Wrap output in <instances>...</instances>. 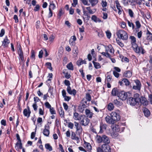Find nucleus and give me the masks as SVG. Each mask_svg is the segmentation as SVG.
<instances>
[{"instance_id":"1","label":"nucleus","mask_w":152,"mask_h":152,"mask_svg":"<svg viewBox=\"0 0 152 152\" xmlns=\"http://www.w3.org/2000/svg\"><path fill=\"white\" fill-rule=\"evenodd\" d=\"M120 119L119 114L115 112H112L110 114V116L107 115L105 118L106 121L108 123L113 124L115 121H119Z\"/></svg>"},{"instance_id":"2","label":"nucleus","mask_w":152,"mask_h":152,"mask_svg":"<svg viewBox=\"0 0 152 152\" xmlns=\"http://www.w3.org/2000/svg\"><path fill=\"white\" fill-rule=\"evenodd\" d=\"M139 95L137 93L134 94L133 97L129 98L127 100V103L132 106L135 105L140 101Z\"/></svg>"},{"instance_id":"3","label":"nucleus","mask_w":152,"mask_h":152,"mask_svg":"<svg viewBox=\"0 0 152 152\" xmlns=\"http://www.w3.org/2000/svg\"><path fill=\"white\" fill-rule=\"evenodd\" d=\"M116 35L118 38L123 40L126 41L128 39V34L124 30H118L116 33Z\"/></svg>"},{"instance_id":"4","label":"nucleus","mask_w":152,"mask_h":152,"mask_svg":"<svg viewBox=\"0 0 152 152\" xmlns=\"http://www.w3.org/2000/svg\"><path fill=\"white\" fill-rule=\"evenodd\" d=\"M80 120V123L82 126H86L88 125L90 120L84 115H83Z\"/></svg>"},{"instance_id":"5","label":"nucleus","mask_w":152,"mask_h":152,"mask_svg":"<svg viewBox=\"0 0 152 152\" xmlns=\"http://www.w3.org/2000/svg\"><path fill=\"white\" fill-rule=\"evenodd\" d=\"M17 49L18 53L19 56V59H20L22 61L24 62V58L23 56V53L20 45L18 43H17Z\"/></svg>"},{"instance_id":"6","label":"nucleus","mask_w":152,"mask_h":152,"mask_svg":"<svg viewBox=\"0 0 152 152\" xmlns=\"http://www.w3.org/2000/svg\"><path fill=\"white\" fill-rule=\"evenodd\" d=\"M133 89L140 91L141 87V84L140 82L137 80L133 81Z\"/></svg>"},{"instance_id":"7","label":"nucleus","mask_w":152,"mask_h":152,"mask_svg":"<svg viewBox=\"0 0 152 152\" xmlns=\"http://www.w3.org/2000/svg\"><path fill=\"white\" fill-rule=\"evenodd\" d=\"M127 93L123 91L120 92L118 93V96L122 100H125L128 96Z\"/></svg>"},{"instance_id":"8","label":"nucleus","mask_w":152,"mask_h":152,"mask_svg":"<svg viewBox=\"0 0 152 152\" xmlns=\"http://www.w3.org/2000/svg\"><path fill=\"white\" fill-rule=\"evenodd\" d=\"M105 51L107 52H109L110 53V54L112 56L114 55V50L113 47L111 45H110L107 47H105Z\"/></svg>"},{"instance_id":"9","label":"nucleus","mask_w":152,"mask_h":152,"mask_svg":"<svg viewBox=\"0 0 152 152\" xmlns=\"http://www.w3.org/2000/svg\"><path fill=\"white\" fill-rule=\"evenodd\" d=\"M137 53L144 54L145 51L144 49L142 47H138L137 45L136 48H132Z\"/></svg>"},{"instance_id":"10","label":"nucleus","mask_w":152,"mask_h":152,"mask_svg":"<svg viewBox=\"0 0 152 152\" xmlns=\"http://www.w3.org/2000/svg\"><path fill=\"white\" fill-rule=\"evenodd\" d=\"M102 148L104 152H110L111 149L108 144H104L102 145Z\"/></svg>"},{"instance_id":"11","label":"nucleus","mask_w":152,"mask_h":152,"mask_svg":"<svg viewBox=\"0 0 152 152\" xmlns=\"http://www.w3.org/2000/svg\"><path fill=\"white\" fill-rule=\"evenodd\" d=\"M75 125L76 129V131L78 132V134L80 135L82 132V128L79 125V123L77 122H74Z\"/></svg>"},{"instance_id":"12","label":"nucleus","mask_w":152,"mask_h":152,"mask_svg":"<svg viewBox=\"0 0 152 152\" xmlns=\"http://www.w3.org/2000/svg\"><path fill=\"white\" fill-rule=\"evenodd\" d=\"M50 126L48 125H45L43 133V134L46 137H48L50 134Z\"/></svg>"},{"instance_id":"13","label":"nucleus","mask_w":152,"mask_h":152,"mask_svg":"<svg viewBox=\"0 0 152 152\" xmlns=\"http://www.w3.org/2000/svg\"><path fill=\"white\" fill-rule=\"evenodd\" d=\"M115 3L116 5V8L118 10V14L119 15H120L121 14L123 10L118 0H116L115 1Z\"/></svg>"},{"instance_id":"14","label":"nucleus","mask_w":152,"mask_h":152,"mask_svg":"<svg viewBox=\"0 0 152 152\" xmlns=\"http://www.w3.org/2000/svg\"><path fill=\"white\" fill-rule=\"evenodd\" d=\"M10 43V41L8 39L7 37L6 36L2 42V45L4 48L7 47Z\"/></svg>"},{"instance_id":"15","label":"nucleus","mask_w":152,"mask_h":152,"mask_svg":"<svg viewBox=\"0 0 152 152\" xmlns=\"http://www.w3.org/2000/svg\"><path fill=\"white\" fill-rule=\"evenodd\" d=\"M83 115H79L78 113L75 112L73 113V118L76 121H80L82 118L81 117Z\"/></svg>"},{"instance_id":"16","label":"nucleus","mask_w":152,"mask_h":152,"mask_svg":"<svg viewBox=\"0 0 152 152\" xmlns=\"http://www.w3.org/2000/svg\"><path fill=\"white\" fill-rule=\"evenodd\" d=\"M130 38L131 39V42L132 45V47L136 48L137 44H136V39L135 37L133 36H130Z\"/></svg>"},{"instance_id":"17","label":"nucleus","mask_w":152,"mask_h":152,"mask_svg":"<svg viewBox=\"0 0 152 152\" xmlns=\"http://www.w3.org/2000/svg\"><path fill=\"white\" fill-rule=\"evenodd\" d=\"M76 40V38L75 35L71 36L69 40V44L72 46L75 45V41Z\"/></svg>"},{"instance_id":"18","label":"nucleus","mask_w":152,"mask_h":152,"mask_svg":"<svg viewBox=\"0 0 152 152\" xmlns=\"http://www.w3.org/2000/svg\"><path fill=\"white\" fill-rule=\"evenodd\" d=\"M67 91L69 94L71 95L73 94L74 96H75L76 94V90L75 89L72 90L70 86L67 87Z\"/></svg>"},{"instance_id":"19","label":"nucleus","mask_w":152,"mask_h":152,"mask_svg":"<svg viewBox=\"0 0 152 152\" xmlns=\"http://www.w3.org/2000/svg\"><path fill=\"white\" fill-rule=\"evenodd\" d=\"M146 40L148 42L152 40V34L148 30H147L146 33Z\"/></svg>"},{"instance_id":"20","label":"nucleus","mask_w":152,"mask_h":152,"mask_svg":"<svg viewBox=\"0 0 152 152\" xmlns=\"http://www.w3.org/2000/svg\"><path fill=\"white\" fill-rule=\"evenodd\" d=\"M71 138L73 140H76L77 143H78L80 141L79 137L76 136L75 133L74 132H72Z\"/></svg>"},{"instance_id":"21","label":"nucleus","mask_w":152,"mask_h":152,"mask_svg":"<svg viewBox=\"0 0 152 152\" xmlns=\"http://www.w3.org/2000/svg\"><path fill=\"white\" fill-rule=\"evenodd\" d=\"M102 142L107 144H108L110 143V139L107 136L105 135H103L102 136Z\"/></svg>"},{"instance_id":"22","label":"nucleus","mask_w":152,"mask_h":152,"mask_svg":"<svg viewBox=\"0 0 152 152\" xmlns=\"http://www.w3.org/2000/svg\"><path fill=\"white\" fill-rule=\"evenodd\" d=\"M111 127L113 132H118L120 131L119 126L118 125H113Z\"/></svg>"},{"instance_id":"23","label":"nucleus","mask_w":152,"mask_h":152,"mask_svg":"<svg viewBox=\"0 0 152 152\" xmlns=\"http://www.w3.org/2000/svg\"><path fill=\"white\" fill-rule=\"evenodd\" d=\"M83 146L88 151L91 150L92 149V147L90 144L85 141H84Z\"/></svg>"},{"instance_id":"24","label":"nucleus","mask_w":152,"mask_h":152,"mask_svg":"<svg viewBox=\"0 0 152 152\" xmlns=\"http://www.w3.org/2000/svg\"><path fill=\"white\" fill-rule=\"evenodd\" d=\"M85 113L87 117H88L90 118H92L93 115V113L92 112H91L90 110L88 109L86 110Z\"/></svg>"},{"instance_id":"25","label":"nucleus","mask_w":152,"mask_h":152,"mask_svg":"<svg viewBox=\"0 0 152 152\" xmlns=\"http://www.w3.org/2000/svg\"><path fill=\"white\" fill-rule=\"evenodd\" d=\"M28 109H24L23 112V114L25 116L29 117L30 116L31 112L28 107H27Z\"/></svg>"},{"instance_id":"26","label":"nucleus","mask_w":152,"mask_h":152,"mask_svg":"<svg viewBox=\"0 0 152 152\" xmlns=\"http://www.w3.org/2000/svg\"><path fill=\"white\" fill-rule=\"evenodd\" d=\"M140 99V101L144 105H147L148 104V102L146 98L144 97H142Z\"/></svg>"},{"instance_id":"27","label":"nucleus","mask_w":152,"mask_h":152,"mask_svg":"<svg viewBox=\"0 0 152 152\" xmlns=\"http://www.w3.org/2000/svg\"><path fill=\"white\" fill-rule=\"evenodd\" d=\"M15 148L16 150L18 151L20 149L22 148V144L21 142H18L16 144Z\"/></svg>"},{"instance_id":"28","label":"nucleus","mask_w":152,"mask_h":152,"mask_svg":"<svg viewBox=\"0 0 152 152\" xmlns=\"http://www.w3.org/2000/svg\"><path fill=\"white\" fill-rule=\"evenodd\" d=\"M91 19L92 20L96 23L97 22H100L101 21V20L99 18H98L95 15H92L91 17Z\"/></svg>"},{"instance_id":"29","label":"nucleus","mask_w":152,"mask_h":152,"mask_svg":"<svg viewBox=\"0 0 152 152\" xmlns=\"http://www.w3.org/2000/svg\"><path fill=\"white\" fill-rule=\"evenodd\" d=\"M119 93L118 90L116 88H113L111 92L112 94L114 96H115L117 95H118Z\"/></svg>"},{"instance_id":"30","label":"nucleus","mask_w":152,"mask_h":152,"mask_svg":"<svg viewBox=\"0 0 152 152\" xmlns=\"http://www.w3.org/2000/svg\"><path fill=\"white\" fill-rule=\"evenodd\" d=\"M91 4L92 6L93 7L98 2V0H87Z\"/></svg>"},{"instance_id":"31","label":"nucleus","mask_w":152,"mask_h":152,"mask_svg":"<svg viewBox=\"0 0 152 152\" xmlns=\"http://www.w3.org/2000/svg\"><path fill=\"white\" fill-rule=\"evenodd\" d=\"M83 12L84 16L86 17L85 18H86L87 20H89L90 18V16H89L88 13L87 11L85 10L84 7H83Z\"/></svg>"},{"instance_id":"32","label":"nucleus","mask_w":152,"mask_h":152,"mask_svg":"<svg viewBox=\"0 0 152 152\" xmlns=\"http://www.w3.org/2000/svg\"><path fill=\"white\" fill-rule=\"evenodd\" d=\"M106 125L102 123L100 125V132H102L103 131L105 130L106 128Z\"/></svg>"},{"instance_id":"33","label":"nucleus","mask_w":152,"mask_h":152,"mask_svg":"<svg viewBox=\"0 0 152 152\" xmlns=\"http://www.w3.org/2000/svg\"><path fill=\"white\" fill-rule=\"evenodd\" d=\"M77 64L79 66L83 64H86V61L84 60H83L82 59H79L77 61Z\"/></svg>"},{"instance_id":"34","label":"nucleus","mask_w":152,"mask_h":152,"mask_svg":"<svg viewBox=\"0 0 152 152\" xmlns=\"http://www.w3.org/2000/svg\"><path fill=\"white\" fill-rule=\"evenodd\" d=\"M59 113L60 116L61 117H64V113L62 107H60L59 109Z\"/></svg>"},{"instance_id":"35","label":"nucleus","mask_w":152,"mask_h":152,"mask_svg":"<svg viewBox=\"0 0 152 152\" xmlns=\"http://www.w3.org/2000/svg\"><path fill=\"white\" fill-rule=\"evenodd\" d=\"M67 68L70 70H73L74 69L73 66L71 62L68 64L66 66Z\"/></svg>"},{"instance_id":"36","label":"nucleus","mask_w":152,"mask_h":152,"mask_svg":"<svg viewBox=\"0 0 152 152\" xmlns=\"http://www.w3.org/2000/svg\"><path fill=\"white\" fill-rule=\"evenodd\" d=\"M55 8L56 6L55 4L53 3V1H50V5L49 9H50L51 10H53Z\"/></svg>"},{"instance_id":"37","label":"nucleus","mask_w":152,"mask_h":152,"mask_svg":"<svg viewBox=\"0 0 152 152\" xmlns=\"http://www.w3.org/2000/svg\"><path fill=\"white\" fill-rule=\"evenodd\" d=\"M124 75L127 77L129 78L132 76V73L129 71H128L124 73Z\"/></svg>"},{"instance_id":"38","label":"nucleus","mask_w":152,"mask_h":152,"mask_svg":"<svg viewBox=\"0 0 152 152\" xmlns=\"http://www.w3.org/2000/svg\"><path fill=\"white\" fill-rule=\"evenodd\" d=\"M94 67L96 69H99L101 68V66L99 63L98 62L94 61L93 62Z\"/></svg>"},{"instance_id":"39","label":"nucleus","mask_w":152,"mask_h":152,"mask_svg":"<svg viewBox=\"0 0 152 152\" xmlns=\"http://www.w3.org/2000/svg\"><path fill=\"white\" fill-rule=\"evenodd\" d=\"M114 108L113 104L112 103H110L107 105V109L109 111L113 110Z\"/></svg>"},{"instance_id":"40","label":"nucleus","mask_w":152,"mask_h":152,"mask_svg":"<svg viewBox=\"0 0 152 152\" xmlns=\"http://www.w3.org/2000/svg\"><path fill=\"white\" fill-rule=\"evenodd\" d=\"M145 115L146 117H148L150 114V112L149 110L146 108H145L143 110Z\"/></svg>"},{"instance_id":"41","label":"nucleus","mask_w":152,"mask_h":152,"mask_svg":"<svg viewBox=\"0 0 152 152\" xmlns=\"http://www.w3.org/2000/svg\"><path fill=\"white\" fill-rule=\"evenodd\" d=\"M101 54L102 55L106 57L107 58H111L112 57L111 55L109 54L107 52H103Z\"/></svg>"},{"instance_id":"42","label":"nucleus","mask_w":152,"mask_h":152,"mask_svg":"<svg viewBox=\"0 0 152 152\" xmlns=\"http://www.w3.org/2000/svg\"><path fill=\"white\" fill-rule=\"evenodd\" d=\"M113 102L115 105L118 106H121L122 104V102H120L117 99L114 100Z\"/></svg>"},{"instance_id":"43","label":"nucleus","mask_w":152,"mask_h":152,"mask_svg":"<svg viewBox=\"0 0 152 152\" xmlns=\"http://www.w3.org/2000/svg\"><path fill=\"white\" fill-rule=\"evenodd\" d=\"M45 147L46 149L49 150L50 151H51L53 150L52 146H50L49 144L47 143L45 144Z\"/></svg>"},{"instance_id":"44","label":"nucleus","mask_w":152,"mask_h":152,"mask_svg":"<svg viewBox=\"0 0 152 152\" xmlns=\"http://www.w3.org/2000/svg\"><path fill=\"white\" fill-rule=\"evenodd\" d=\"M118 132H113L111 133V135L113 138H116L118 136Z\"/></svg>"},{"instance_id":"45","label":"nucleus","mask_w":152,"mask_h":152,"mask_svg":"<svg viewBox=\"0 0 152 152\" xmlns=\"http://www.w3.org/2000/svg\"><path fill=\"white\" fill-rule=\"evenodd\" d=\"M135 24L136 25V26L137 27V28L136 29V31H138V29L140 28L141 27V24H140V22L138 20H137L136 21Z\"/></svg>"},{"instance_id":"46","label":"nucleus","mask_w":152,"mask_h":152,"mask_svg":"<svg viewBox=\"0 0 152 152\" xmlns=\"http://www.w3.org/2000/svg\"><path fill=\"white\" fill-rule=\"evenodd\" d=\"M78 51L77 47H75L73 50V53L74 56H77L78 55Z\"/></svg>"},{"instance_id":"47","label":"nucleus","mask_w":152,"mask_h":152,"mask_svg":"<svg viewBox=\"0 0 152 152\" xmlns=\"http://www.w3.org/2000/svg\"><path fill=\"white\" fill-rule=\"evenodd\" d=\"M96 139L97 142L98 143H101L102 142V137H101L100 136L97 135Z\"/></svg>"},{"instance_id":"48","label":"nucleus","mask_w":152,"mask_h":152,"mask_svg":"<svg viewBox=\"0 0 152 152\" xmlns=\"http://www.w3.org/2000/svg\"><path fill=\"white\" fill-rule=\"evenodd\" d=\"M123 81L125 85L126 86H128L130 85V83L128 80L126 79H123Z\"/></svg>"},{"instance_id":"49","label":"nucleus","mask_w":152,"mask_h":152,"mask_svg":"<svg viewBox=\"0 0 152 152\" xmlns=\"http://www.w3.org/2000/svg\"><path fill=\"white\" fill-rule=\"evenodd\" d=\"M63 73L65 77L67 79L71 77V75L68 72H65L63 71Z\"/></svg>"},{"instance_id":"50","label":"nucleus","mask_w":152,"mask_h":152,"mask_svg":"<svg viewBox=\"0 0 152 152\" xmlns=\"http://www.w3.org/2000/svg\"><path fill=\"white\" fill-rule=\"evenodd\" d=\"M46 66L47 68H48L50 70H52V68L51 66V63L50 62H47L46 63Z\"/></svg>"},{"instance_id":"51","label":"nucleus","mask_w":152,"mask_h":152,"mask_svg":"<svg viewBox=\"0 0 152 152\" xmlns=\"http://www.w3.org/2000/svg\"><path fill=\"white\" fill-rule=\"evenodd\" d=\"M105 32L107 38L108 39H110L111 36V34L110 32L109 31L107 30Z\"/></svg>"},{"instance_id":"52","label":"nucleus","mask_w":152,"mask_h":152,"mask_svg":"<svg viewBox=\"0 0 152 152\" xmlns=\"http://www.w3.org/2000/svg\"><path fill=\"white\" fill-rule=\"evenodd\" d=\"M128 12L131 18L133 17L134 16V13L132 10L129 9L128 10Z\"/></svg>"},{"instance_id":"53","label":"nucleus","mask_w":152,"mask_h":152,"mask_svg":"<svg viewBox=\"0 0 152 152\" xmlns=\"http://www.w3.org/2000/svg\"><path fill=\"white\" fill-rule=\"evenodd\" d=\"M101 5L103 7H106L107 4V2L106 1H104L103 0H102V1Z\"/></svg>"},{"instance_id":"54","label":"nucleus","mask_w":152,"mask_h":152,"mask_svg":"<svg viewBox=\"0 0 152 152\" xmlns=\"http://www.w3.org/2000/svg\"><path fill=\"white\" fill-rule=\"evenodd\" d=\"M86 98L87 101H90L91 100V96L89 93H87L86 95Z\"/></svg>"},{"instance_id":"55","label":"nucleus","mask_w":152,"mask_h":152,"mask_svg":"<svg viewBox=\"0 0 152 152\" xmlns=\"http://www.w3.org/2000/svg\"><path fill=\"white\" fill-rule=\"evenodd\" d=\"M86 9L88 11L89 13L90 14H93L94 13V12L91 9L90 7H87L86 8Z\"/></svg>"},{"instance_id":"56","label":"nucleus","mask_w":152,"mask_h":152,"mask_svg":"<svg viewBox=\"0 0 152 152\" xmlns=\"http://www.w3.org/2000/svg\"><path fill=\"white\" fill-rule=\"evenodd\" d=\"M64 83L66 86H67V87H70V83L69 81L66 80L64 81Z\"/></svg>"},{"instance_id":"57","label":"nucleus","mask_w":152,"mask_h":152,"mask_svg":"<svg viewBox=\"0 0 152 152\" xmlns=\"http://www.w3.org/2000/svg\"><path fill=\"white\" fill-rule=\"evenodd\" d=\"M117 43L121 47H122L124 46V44L121 41L119 40H116Z\"/></svg>"},{"instance_id":"58","label":"nucleus","mask_w":152,"mask_h":152,"mask_svg":"<svg viewBox=\"0 0 152 152\" xmlns=\"http://www.w3.org/2000/svg\"><path fill=\"white\" fill-rule=\"evenodd\" d=\"M64 13L63 10L61 8L59 10V13L58 15V16L60 17Z\"/></svg>"},{"instance_id":"59","label":"nucleus","mask_w":152,"mask_h":152,"mask_svg":"<svg viewBox=\"0 0 152 152\" xmlns=\"http://www.w3.org/2000/svg\"><path fill=\"white\" fill-rule=\"evenodd\" d=\"M127 23L128 26L130 27H132L133 29H134V24L130 22L129 21H127Z\"/></svg>"},{"instance_id":"60","label":"nucleus","mask_w":152,"mask_h":152,"mask_svg":"<svg viewBox=\"0 0 152 152\" xmlns=\"http://www.w3.org/2000/svg\"><path fill=\"white\" fill-rule=\"evenodd\" d=\"M55 38V36L54 35H53L52 34L51 35L50 37L49 38V41L52 42L53 41L54 39Z\"/></svg>"},{"instance_id":"61","label":"nucleus","mask_w":152,"mask_h":152,"mask_svg":"<svg viewBox=\"0 0 152 152\" xmlns=\"http://www.w3.org/2000/svg\"><path fill=\"white\" fill-rule=\"evenodd\" d=\"M32 107L34 111H36L37 110L38 106L37 105V103L34 102L32 105Z\"/></svg>"},{"instance_id":"62","label":"nucleus","mask_w":152,"mask_h":152,"mask_svg":"<svg viewBox=\"0 0 152 152\" xmlns=\"http://www.w3.org/2000/svg\"><path fill=\"white\" fill-rule=\"evenodd\" d=\"M68 126L71 129H72L74 126V124L71 122H69L68 124Z\"/></svg>"},{"instance_id":"63","label":"nucleus","mask_w":152,"mask_h":152,"mask_svg":"<svg viewBox=\"0 0 152 152\" xmlns=\"http://www.w3.org/2000/svg\"><path fill=\"white\" fill-rule=\"evenodd\" d=\"M50 111L52 114H56V112L53 107H51L50 109Z\"/></svg>"},{"instance_id":"64","label":"nucleus","mask_w":152,"mask_h":152,"mask_svg":"<svg viewBox=\"0 0 152 152\" xmlns=\"http://www.w3.org/2000/svg\"><path fill=\"white\" fill-rule=\"evenodd\" d=\"M31 57L32 58L34 59L35 58V52L34 51L32 50L31 51Z\"/></svg>"}]
</instances>
